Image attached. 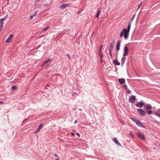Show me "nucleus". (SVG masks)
Masks as SVG:
<instances>
[{"label":"nucleus","instance_id":"nucleus-21","mask_svg":"<svg viewBox=\"0 0 160 160\" xmlns=\"http://www.w3.org/2000/svg\"><path fill=\"white\" fill-rule=\"evenodd\" d=\"M131 23L130 22H129L128 25V29H127V31H128V32H130V28H131Z\"/></svg>","mask_w":160,"mask_h":160},{"label":"nucleus","instance_id":"nucleus-14","mask_svg":"<svg viewBox=\"0 0 160 160\" xmlns=\"http://www.w3.org/2000/svg\"><path fill=\"white\" fill-rule=\"evenodd\" d=\"M69 4H62V5H61L60 7V8L62 9H64L65 8L69 6Z\"/></svg>","mask_w":160,"mask_h":160},{"label":"nucleus","instance_id":"nucleus-27","mask_svg":"<svg viewBox=\"0 0 160 160\" xmlns=\"http://www.w3.org/2000/svg\"><path fill=\"white\" fill-rule=\"evenodd\" d=\"M66 55L68 57V59L70 60L71 59L70 56L68 54H67Z\"/></svg>","mask_w":160,"mask_h":160},{"label":"nucleus","instance_id":"nucleus-30","mask_svg":"<svg viewBox=\"0 0 160 160\" xmlns=\"http://www.w3.org/2000/svg\"><path fill=\"white\" fill-rule=\"evenodd\" d=\"M102 45H101L100 46V48L99 50V51H102Z\"/></svg>","mask_w":160,"mask_h":160},{"label":"nucleus","instance_id":"nucleus-36","mask_svg":"<svg viewBox=\"0 0 160 160\" xmlns=\"http://www.w3.org/2000/svg\"><path fill=\"white\" fill-rule=\"evenodd\" d=\"M130 134L132 137H133V135L132 133H130Z\"/></svg>","mask_w":160,"mask_h":160},{"label":"nucleus","instance_id":"nucleus-10","mask_svg":"<svg viewBox=\"0 0 160 160\" xmlns=\"http://www.w3.org/2000/svg\"><path fill=\"white\" fill-rule=\"evenodd\" d=\"M121 41H118L117 42L116 44V50L117 51H118L120 49V46Z\"/></svg>","mask_w":160,"mask_h":160},{"label":"nucleus","instance_id":"nucleus-24","mask_svg":"<svg viewBox=\"0 0 160 160\" xmlns=\"http://www.w3.org/2000/svg\"><path fill=\"white\" fill-rule=\"evenodd\" d=\"M148 114H150L152 113V111L150 110L147 111L146 112Z\"/></svg>","mask_w":160,"mask_h":160},{"label":"nucleus","instance_id":"nucleus-39","mask_svg":"<svg viewBox=\"0 0 160 160\" xmlns=\"http://www.w3.org/2000/svg\"><path fill=\"white\" fill-rule=\"evenodd\" d=\"M71 134H72V136H74V133H73V132H72Z\"/></svg>","mask_w":160,"mask_h":160},{"label":"nucleus","instance_id":"nucleus-40","mask_svg":"<svg viewBox=\"0 0 160 160\" xmlns=\"http://www.w3.org/2000/svg\"><path fill=\"white\" fill-rule=\"evenodd\" d=\"M55 156L57 157H58L57 155L56 154H55Z\"/></svg>","mask_w":160,"mask_h":160},{"label":"nucleus","instance_id":"nucleus-2","mask_svg":"<svg viewBox=\"0 0 160 160\" xmlns=\"http://www.w3.org/2000/svg\"><path fill=\"white\" fill-rule=\"evenodd\" d=\"M124 53L123 54V57L122 58V61L123 63L124 62V59L126 58L124 57L128 55L129 49L128 47L125 46L124 48Z\"/></svg>","mask_w":160,"mask_h":160},{"label":"nucleus","instance_id":"nucleus-7","mask_svg":"<svg viewBox=\"0 0 160 160\" xmlns=\"http://www.w3.org/2000/svg\"><path fill=\"white\" fill-rule=\"evenodd\" d=\"M136 99V97L135 96L133 95L131 96L129 98V102L131 103H133L134 102Z\"/></svg>","mask_w":160,"mask_h":160},{"label":"nucleus","instance_id":"nucleus-33","mask_svg":"<svg viewBox=\"0 0 160 160\" xmlns=\"http://www.w3.org/2000/svg\"><path fill=\"white\" fill-rule=\"evenodd\" d=\"M77 135L78 136V137H80V135L78 133H77Z\"/></svg>","mask_w":160,"mask_h":160},{"label":"nucleus","instance_id":"nucleus-35","mask_svg":"<svg viewBox=\"0 0 160 160\" xmlns=\"http://www.w3.org/2000/svg\"><path fill=\"white\" fill-rule=\"evenodd\" d=\"M0 103H1V104H4V102H2L0 101Z\"/></svg>","mask_w":160,"mask_h":160},{"label":"nucleus","instance_id":"nucleus-44","mask_svg":"<svg viewBox=\"0 0 160 160\" xmlns=\"http://www.w3.org/2000/svg\"><path fill=\"white\" fill-rule=\"evenodd\" d=\"M159 146L160 147V144L159 145Z\"/></svg>","mask_w":160,"mask_h":160},{"label":"nucleus","instance_id":"nucleus-22","mask_svg":"<svg viewBox=\"0 0 160 160\" xmlns=\"http://www.w3.org/2000/svg\"><path fill=\"white\" fill-rule=\"evenodd\" d=\"M100 11L99 10L97 11V12L96 14V18H98V17L100 15Z\"/></svg>","mask_w":160,"mask_h":160},{"label":"nucleus","instance_id":"nucleus-29","mask_svg":"<svg viewBox=\"0 0 160 160\" xmlns=\"http://www.w3.org/2000/svg\"><path fill=\"white\" fill-rule=\"evenodd\" d=\"M123 87L125 89H128L126 85H123Z\"/></svg>","mask_w":160,"mask_h":160},{"label":"nucleus","instance_id":"nucleus-31","mask_svg":"<svg viewBox=\"0 0 160 160\" xmlns=\"http://www.w3.org/2000/svg\"><path fill=\"white\" fill-rule=\"evenodd\" d=\"M112 48H109V52H112Z\"/></svg>","mask_w":160,"mask_h":160},{"label":"nucleus","instance_id":"nucleus-8","mask_svg":"<svg viewBox=\"0 0 160 160\" xmlns=\"http://www.w3.org/2000/svg\"><path fill=\"white\" fill-rule=\"evenodd\" d=\"M144 108L146 110H149L152 109V106L151 105L148 104L145 105L144 107Z\"/></svg>","mask_w":160,"mask_h":160},{"label":"nucleus","instance_id":"nucleus-16","mask_svg":"<svg viewBox=\"0 0 160 160\" xmlns=\"http://www.w3.org/2000/svg\"><path fill=\"white\" fill-rule=\"evenodd\" d=\"M113 140L117 144H118L119 145L121 146V144L119 143V141L116 138H114L113 139Z\"/></svg>","mask_w":160,"mask_h":160},{"label":"nucleus","instance_id":"nucleus-28","mask_svg":"<svg viewBox=\"0 0 160 160\" xmlns=\"http://www.w3.org/2000/svg\"><path fill=\"white\" fill-rule=\"evenodd\" d=\"M100 62L101 63H102L103 62V60H102V57H100Z\"/></svg>","mask_w":160,"mask_h":160},{"label":"nucleus","instance_id":"nucleus-19","mask_svg":"<svg viewBox=\"0 0 160 160\" xmlns=\"http://www.w3.org/2000/svg\"><path fill=\"white\" fill-rule=\"evenodd\" d=\"M154 114L160 118V109L158 111L155 113Z\"/></svg>","mask_w":160,"mask_h":160},{"label":"nucleus","instance_id":"nucleus-15","mask_svg":"<svg viewBox=\"0 0 160 160\" xmlns=\"http://www.w3.org/2000/svg\"><path fill=\"white\" fill-rule=\"evenodd\" d=\"M50 28V27L49 26H47L44 28L42 29V31H41V33H42L43 32H45L49 28Z\"/></svg>","mask_w":160,"mask_h":160},{"label":"nucleus","instance_id":"nucleus-9","mask_svg":"<svg viewBox=\"0 0 160 160\" xmlns=\"http://www.w3.org/2000/svg\"><path fill=\"white\" fill-rule=\"evenodd\" d=\"M13 38V35L12 34H11L10 35H9V37L6 40V42H10L12 39Z\"/></svg>","mask_w":160,"mask_h":160},{"label":"nucleus","instance_id":"nucleus-6","mask_svg":"<svg viewBox=\"0 0 160 160\" xmlns=\"http://www.w3.org/2000/svg\"><path fill=\"white\" fill-rule=\"evenodd\" d=\"M137 135L141 139L143 140H144L145 139L142 133L140 132H137Z\"/></svg>","mask_w":160,"mask_h":160},{"label":"nucleus","instance_id":"nucleus-26","mask_svg":"<svg viewBox=\"0 0 160 160\" xmlns=\"http://www.w3.org/2000/svg\"><path fill=\"white\" fill-rule=\"evenodd\" d=\"M17 88V87H15L14 86H13L11 88V89L12 90H15Z\"/></svg>","mask_w":160,"mask_h":160},{"label":"nucleus","instance_id":"nucleus-42","mask_svg":"<svg viewBox=\"0 0 160 160\" xmlns=\"http://www.w3.org/2000/svg\"><path fill=\"white\" fill-rule=\"evenodd\" d=\"M77 121L76 120H75L74 122V123H75V124L77 122Z\"/></svg>","mask_w":160,"mask_h":160},{"label":"nucleus","instance_id":"nucleus-41","mask_svg":"<svg viewBox=\"0 0 160 160\" xmlns=\"http://www.w3.org/2000/svg\"><path fill=\"white\" fill-rule=\"evenodd\" d=\"M56 159L57 160H59V158L58 157V158Z\"/></svg>","mask_w":160,"mask_h":160},{"label":"nucleus","instance_id":"nucleus-3","mask_svg":"<svg viewBox=\"0 0 160 160\" xmlns=\"http://www.w3.org/2000/svg\"><path fill=\"white\" fill-rule=\"evenodd\" d=\"M132 120L135 122L137 125L138 126L142 127H144V126L143 125L140 121L138 119H137L136 118H132Z\"/></svg>","mask_w":160,"mask_h":160},{"label":"nucleus","instance_id":"nucleus-18","mask_svg":"<svg viewBox=\"0 0 160 160\" xmlns=\"http://www.w3.org/2000/svg\"><path fill=\"white\" fill-rule=\"evenodd\" d=\"M38 13V11H36L35 13L32 15H31L30 17V18L31 19H32L33 18L35 17Z\"/></svg>","mask_w":160,"mask_h":160},{"label":"nucleus","instance_id":"nucleus-12","mask_svg":"<svg viewBox=\"0 0 160 160\" xmlns=\"http://www.w3.org/2000/svg\"><path fill=\"white\" fill-rule=\"evenodd\" d=\"M118 81L121 84H122L125 82V80L124 78H122L119 79Z\"/></svg>","mask_w":160,"mask_h":160},{"label":"nucleus","instance_id":"nucleus-20","mask_svg":"<svg viewBox=\"0 0 160 160\" xmlns=\"http://www.w3.org/2000/svg\"><path fill=\"white\" fill-rule=\"evenodd\" d=\"M113 63L115 65H120V63L116 60L113 61Z\"/></svg>","mask_w":160,"mask_h":160},{"label":"nucleus","instance_id":"nucleus-1","mask_svg":"<svg viewBox=\"0 0 160 160\" xmlns=\"http://www.w3.org/2000/svg\"><path fill=\"white\" fill-rule=\"evenodd\" d=\"M129 32L127 31L126 29L124 28L120 33V37L122 38L124 36L125 39H127L128 38V36Z\"/></svg>","mask_w":160,"mask_h":160},{"label":"nucleus","instance_id":"nucleus-4","mask_svg":"<svg viewBox=\"0 0 160 160\" xmlns=\"http://www.w3.org/2000/svg\"><path fill=\"white\" fill-rule=\"evenodd\" d=\"M51 61V60L49 59L45 61L42 64V66L43 67H45L46 68L49 67L50 66L49 64L46 65V64L49 62Z\"/></svg>","mask_w":160,"mask_h":160},{"label":"nucleus","instance_id":"nucleus-34","mask_svg":"<svg viewBox=\"0 0 160 160\" xmlns=\"http://www.w3.org/2000/svg\"><path fill=\"white\" fill-rule=\"evenodd\" d=\"M134 17H135L133 15V17H132V19H131V20L132 21L133 20V19L134 18Z\"/></svg>","mask_w":160,"mask_h":160},{"label":"nucleus","instance_id":"nucleus-32","mask_svg":"<svg viewBox=\"0 0 160 160\" xmlns=\"http://www.w3.org/2000/svg\"><path fill=\"white\" fill-rule=\"evenodd\" d=\"M130 92H131V91L128 90L127 91V93L129 94V93H130Z\"/></svg>","mask_w":160,"mask_h":160},{"label":"nucleus","instance_id":"nucleus-25","mask_svg":"<svg viewBox=\"0 0 160 160\" xmlns=\"http://www.w3.org/2000/svg\"><path fill=\"white\" fill-rule=\"evenodd\" d=\"M3 25L0 23V31H1L3 28Z\"/></svg>","mask_w":160,"mask_h":160},{"label":"nucleus","instance_id":"nucleus-11","mask_svg":"<svg viewBox=\"0 0 160 160\" xmlns=\"http://www.w3.org/2000/svg\"><path fill=\"white\" fill-rule=\"evenodd\" d=\"M143 105L144 103L141 102L137 103L136 104V106L137 107L139 108H142V106H143Z\"/></svg>","mask_w":160,"mask_h":160},{"label":"nucleus","instance_id":"nucleus-38","mask_svg":"<svg viewBox=\"0 0 160 160\" xmlns=\"http://www.w3.org/2000/svg\"><path fill=\"white\" fill-rule=\"evenodd\" d=\"M109 53H110V56L112 57V55L111 54V52H109Z\"/></svg>","mask_w":160,"mask_h":160},{"label":"nucleus","instance_id":"nucleus-5","mask_svg":"<svg viewBox=\"0 0 160 160\" xmlns=\"http://www.w3.org/2000/svg\"><path fill=\"white\" fill-rule=\"evenodd\" d=\"M137 111L142 116H145L146 115V112H145L142 109H137Z\"/></svg>","mask_w":160,"mask_h":160},{"label":"nucleus","instance_id":"nucleus-23","mask_svg":"<svg viewBox=\"0 0 160 160\" xmlns=\"http://www.w3.org/2000/svg\"><path fill=\"white\" fill-rule=\"evenodd\" d=\"M98 54L100 56V57H102L103 55L102 53V51H98Z\"/></svg>","mask_w":160,"mask_h":160},{"label":"nucleus","instance_id":"nucleus-43","mask_svg":"<svg viewBox=\"0 0 160 160\" xmlns=\"http://www.w3.org/2000/svg\"><path fill=\"white\" fill-rule=\"evenodd\" d=\"M140 5H139L138 6V8H140Z\"/></svg>","mask_w":160,"mask_h":160},{"label":"nucleus","instance_id":"nucleus-17","mask_svg":"<svg viewBox=\"0 0 160 160\" xmlns=\"http://www.w3.org/2000/svg\"><path fill=\"white\" fill-rule=\"evenodd\" d=\"M42 127V124H41L39 126L38 128L35 131V132H39Z\"/></svg>","mask_w":160,"mask_h":160},{"label":"nucleus","instance_id":"nucleus-13","mask_svg":"<svg viewBox=\"0 0 160 160\" xmlns=\"http://www.w3.org/2000/svg\"><path fill=\"white\" fill-rule=\"evenodd\" d=\"M7 18V17H4L3 18L0 19V23L1 24H2L3 25V24H4L3 22H4V21H5L6 20Z\"/></svg>","mask_w":160,"mask_h":160},{"label":"nucleus","instance_id":"nucleus-37","mask_svg":"<svg viewBox=\"0 0 160 160\" xmlns=\"http://www.w3.org/2000/svg\"><path fill=\"white\" fill-rule=\"evenodd\" d=\"M110 45H111V47L110 48H113V45H112V44H111Z\"/></svg>","mask_w":160,"mask_h":160}]
</instances>
